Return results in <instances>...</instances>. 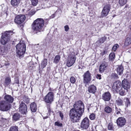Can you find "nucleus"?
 I'll return each mask as SVG.
<instances>
[{"label":"nucleus","instance_id":"f257e3e1","mask_svg":"<svg viewBox=\"0 0 131 131\" xmlns=\"http://www.w3.org/2000/svg\"><path fill=\"white\" fill-rule=\"evenodd\" d=\"M84 111V105L81 101L75 102L73 108L69 112V116L71 121L73 123L78 122L81 119Z\"/></svg>","mask_w":131,"mask_h":131},{"label":"nucleus","instance_id":"f03ea898","mask_svg":"<svg viewBox=\"0 0 131 131\" xmlns=\"http://www.w3.org/2000/svg\"><path fill=\"white\" fill-rule=\"evenodd\" d=\"M4 100H1L0 98V110L3 111L9 110L11 107L10 103H12L14 98L10 95L7 94L4 97Z\"/></svg>","mask_w":131,"mask_h":131},{"label":"nucleus","instance_id":"7ed1b4c3","mask_svg":"<svg viewBox=\"0 0 131 131\" xmlns=\"http://www.w3.org/2000/svg\"><path fill=\"white\" fill-rule=\"evenodd\" d=\"M44 22L42 18H38L35 20L32 25V28L37 32H41L43 31V26Z\"/></svg>","mask_w":131,"mask_h":131},{"label":"nucleus","instance_id":"20e7f679","mask_svg":"<svg viewBox=\"0 0 131 131\" xmlns=\"http://www.w3.org/2000/svg\"><path fill=\"white\" fill-rule=\"evenodd\" d=\"M16 56L19 58L23 57L26 51V47L24 42L20 41L16 46Z\"/></svg>","mask_w":131,"mask_h":131},{"label":"nucleus","instance_id":"39448f33","mask_svg":"<svg viewBox=\"0 0 131 131\" xmlns=\"http://www.w3.org/2000/svg\"><path fill=\"white\" fill-rule=\"evenodd\" d=\"M13 32L11 31H6L3 35L1 40V42L3 45L6 43L9 40L10 36L12 35Z\"/></svg>","mask_w":131,"mask_h":131},{"label":"nucleus","instance_id":"423d86ee","mask_svg":"<svg viewBox=\"0 0 131 131\" xmlns=\"http://www.w3.org/2000/svg\"><path fill=\"white\" fill-rule=\"evenodd\" d=\"M54 94L51 92H49L43 99L44 101L46 103L51 104L53 101Z\"/></svg>","mask_w":131,"mask_h":131},{"label":"nucleus","instance_id":"0eeeda50","mask_svg":"<svg viewBox=\"0 0 131 131\" xmlns=\"http://www.w3.org/2000/svg\"><path fill=\"white\" fill-rule=\"evenodd\" d=\"M76 58L74 54L70 55L68 57L66 65L70 67L72 66L75 62Z\"/></svg>","mask_w":131,"mask_h":131},{"label":"nucleus","instance_id":"6e6552de","mask_svg":"<svg viewBox=\"0 0 131 131\" xmlns=\"http://www.w3.org/2000/svg\"><path fill=\"white\" fill-rule=\"evenodd\" d=\"M89 120L87 117L84 118L80 124V127L83 129H86L90 125Z\"/></svg>","mask_w":131,"mask_h":131},{"label":"nucleus","instance_id":"1a4fd4ad","mask_svg":"<svg viewBox=\"0 0 131 131\" xmlns=\"http://www.w3.org/2000/svg\"><path fill=\"white\" fill-rule=\"evenodd\" d=\"M83 82L87 84L89 83L91 80L92 77L91 73L89 71H87L83 75Z\"/></svg>","mask_w":131,"mask_h":131},{"label":"nucleus","instance_id":"9d476101","mask_svg":"<svg viewBox=\"0 0 131 131\" xmlns=\"http://www.w3.org/2000/svg\"><path fill=\"white\" fill-rule=\"evenodd\" d=\"M122 87L121 82L118 81L114 83L112 88L114 91L118 92L121 89Z\"/></svg>","mask_w":131,"mask_h":131},{"label":"nucleus","instance_id":"9b49d317","mask_svg":"<svg viewBox=\"0 0 131 131\" xmlns=\"http://www.w3.org/2000/svg\"><path fill=\"white\" fill-rule=\"evenodd\" d=\"M19 109V112L23 114H26L27 112L26 105L22 102H21L20 104Z\"/></svg>","mask_w":131,"mask_h":131},{"label":"nucleus","instance_id":"f8f14e48","mask_svg":"<svg viewBox=\"0 0 131 131\" xmlns=\"http://www.w3.org/2000/svg\"><path fill=\"white\" fill-rule=\"evenodd\" d=\"M110 9V5L107 4L104 7L102 12L101 16L102 17L106 16L108 14Z\"/></svg>","mask_w":131,"mask_h":131},{"label":"nucleus","instance_id":"ddd939ff","mask_svg":"<svg viewBox=\"0 0 131 131\" xmlns=\"http://www.w3.org/2000/svg\"><path fill=\"white\" fill-rule=\"evenodd\" d=\"M25 19V17L24 15H19L17 16L15 19V21L18 24L23 23Z\"/></svg>","mask_w":131,"mask_h":131},{"label":"nucleus","instance_id":"4468645a","mask_svg":"<svg viewBox=\"0 0 131 131\" xmlns=\"http://www.w3.org/2000/svg\"><path fill=\"white\" fill-rule=\"evenodd\" d=\"M126 122V119L123 117H119L117 120V123L118 125L120 127H122L124 126Z\"/></svg>","mask_w":131,"mask_h":131},{"label":"nucleus","instance_id":"2eb2a0df","mask_svg":"<svg viewBox=\"0 0 131 131\" xmlns=\"http://www.w3.org/2000/svg\"><path fill=\"white\" fill-rule=\"evenodd\" d=\"M122 83L123 88L124 89L126 90L127 92L128 90L130 88V84L127 79H125L122 81Z\"/></svg>","mask_w":131,"mask_h":131},{"label":"nucleus","instance_id":"dca6fc26","mask_svg":"<svg viewBox=\"0 0 131 131\" xmlns=\"http://www.w3.org/2000/svg\"><path fill=\"white\" fill-rule=\"evenodd\" d=\"M102 97L104 101H109L111 98V95L109 92H105L103 94Z\"/></svg>","mask_w":131,"mask_h":131},{"label":"nucleus","instance_id":"f3484780","mask_svg":"<svg viewBox=\"0 0 131 131\" xmlns=\"http://www.w3.org/2000/svg\"><path fill=\"white\" fill-rule=\"evenodd\" d=\"M8 52V49L7 47L4 46L0 47V54L3 55L4 57H5V56Z\"/></svg>","mask_w":131,"mask_h":131},{"label":"nucleus","instance_id":"a211bd4d","mask_svg":"<svg viewBox=\"0 0 131 131\" xmlns=\"http://www.w3.org/2000/svg\"><path fill=\"white\" fill-rule=\"evenodd\" d=\"M21 0H11V5L14 7H18L20 3Z\"/></svg>","mask_w":131,"mask_h":131},{"label":"nucleus","instance_id":"6ab92c4d","mask_svg":"<svg viewBox=\"0 0 131 131\" xmlns=\"http://www.w3.org/2000/svg\"><path fill=\"white\" fill-rule=\"evenodd\" d=\"M96 87L94 85L90 86L88 89V91L90 93H94L96 91Z\"/></svg>","mask_w":131,"mask_h":131},{"label":"nucleus","instance_id":"aec40b11","mask_svg":"<svg viewBox=\"0 0 131 131\" xmlns=\"http://www.w3.org/2000/svg\"><path fill=\"white\" fill-rule=\"evenodd\" d=\"M107 38L104 36L100 38L96 43V45L97 46H100L101 44L103 43L106 40Z\"/></svg>","mask_w":131,"mask_h":131},{"label":"nucleus","instance_id":"412c9836","mask_svg":"<svg viewBox=\"0 0 131 131\" xmlns=\"http://www.w3.org/2000/svg\"><path fill=\"white\" fill-rule=\"evenodd\" d=\"M124 70L123 67L122 66H118L117 69V73L119 75H121L123 73Z\"/></svg>","mask_w":131,"mask_h":131},{"label":"nucleus","instance_id":"4be33fe9","mask_svg":"<svg viewBox=\"0 0 131 131\" xmlns=\"http://www.w3.org/2000/svg\"><path fill=\"white\" fill-rule=\"evenodd\" d=\"M107 67V64L105 63H103L100 65V67L99 70L100 72H102L105 70Z\"/></svg>","mask_w":131,"mask_h":131},{"label":"nucleus","instance_id":"5701e85b","mask_svg":"<svg viewBox=\"0 0 131 131\" xmlns=\"http://www.w3.org/2000/svg\"><path fill=\"white\" fill-rule=\"evenodd\" d=\"M20 117V115L18 113L14 114L13 116V120L16 121L18 120Z\"/></svg>","mask_w":131,"mask_h":131},{"label":"nucleus","instance_id":"b1692460","mask_svg":"<svg viewBox=\"0 0 131 131\" xmlns=\"http://www.w3.org/2000/svg\"><path fill=\"white\" fill-rule=\"evenodd\" d=\"M11 80L10 77H7L5 79L4 85L5 87L9 85L11 83Z\"/></svg>","mask_w":131,"mask_h":131},{"label":"nucleus","instance_id":"393cba45","mask_svg":"<svg viewBox=\"0 0 131 131\" xmlns=\"http://www.w3.org/2000/svg\"><path fill=\"white\" fill-rule=\"evenodd\" d=\"M30 107L31 111L32 112H35L36 111V105L35 103H32L30 104Z\"/></svg>","mask_w":131,"mask_h":131},{"label":"nucleus","instance_id":"a878e982","mask_svg":"<svg viewBox=\"0 0 131 131\" xmlns=\"http://www.w3.org/2000/svg\"><path fill=\"white\" fill-rule=\"evenodd\" d=\"M116 104L118 106H122L124 105L123 100L121 99L117 100L116 101Z\"/></svg>","mask_w":131,"mask_h":131},{"label":"nucleus","instance_id":"bb28decb","mask_svg":"<svg viewBox=\"0 0 131 131\" xmlns=\"http://www.w3.org/2000/svg\"><path fill=\"white\" fill-rule=\"evenodd\" d=\"M47 60L46 59H44L42 61L41 65V68H43L45 67L47 64Z\"/></svg>","mask_w":131,"mask_h":131},{"label":"nucleus","instance_id":"cd10ccee","mask_svg":"<svg viewBox=\"0 0 131 131\" xmlns=\"http://www.w3.org/2000/svg\"><path fill=\"white\" fill-rule=\"evenodd\" d=\"M131 43V39L129 37L127 38L125 40L124 43L125 46H127L130 45Z\"/></svg>","mask_w":131,"mask_h":131},{"label":"nucleus","instance_id":"c85d7f7f","mask_svg":"<svg viewBox=\"0 0 131 131\" xmlns=\"http://www.w3.org/2000/svg\"><path fill=\"white\" fill-rule=\"evenodd\" d=\"M104 111L106 113H109L112 111V108L109 106H106L104 108Z\"/></svg>","mask_w":131,"mask_h":131},{"label":"nucleus","instance_id":"c756f323","mask_svg":"<svg viewBox=\"0 0 131 131\" xmlns=\"http://www.w3.org/2000/svg\"><path fill=\"white\" fill-rule=\"evenodd\" d=\"M125 105L127 107L130 105V102L129 99L127 98H125L124 99Z\"/></svg>","mask_w":131,"mask_h":131},{"label":"nucleus","instance_id":"7c9ffc66","mask_svg":"<svg viewBox=\"0 0 131 131\" xmlns=\"http://www.w3.org/2000/svg\"><path fill=\"white\" fill-rule=\"evenodd\" d=\"M60 59V57L59 55H56L54 60L53 62L56 63L58 62Z\"/></svg>","mask_w":131,"mask_h":131},{"label":"nucleus","instance_id":"2f4dec72","mask_svg":"<svg viewBox=\"0 0 131 131\" xmlns=\"http://www.w3.org/2000/svg\"><path fill=\"white\" fill-rule=\"evenodd\" d=\"M9 131H18V127L16 126H12L10 128Z\"/></svg>","mask_w":131,"mask_h":131},{"label":"nucleus","instance_id":"473e14b6","mask_svg":"<svg viewBox=\"0 0 131 131\" xmlns=\"http://www.w3.org/2000/svg\"><path fill=\"white\" fill-rule=\"evenodd\" d=\"M115 57V53H111L109 56V58L110 60L113 61Z\"/></svg>","mask_w":131,"mask_h":131},{"label":"nucleus","instance_id":"72a5a7b5","mask_svg":"<svg viewBox=\"0 0 131 131\" xmlns=\"http://www.w3.org/2000/svg\"><path fill=\"white\" fill-rule=\"evenodd\" d=\"M114 127L112 123H109L108 124V129L110 130H112L113 129Z\"/></svg>","mask_w":131,"mask_h":131},{"label":"nucleus","instance_id":"f704fd0d","mask_svg":"<svg viewBox=\"0 0 131 131\" xmlns=\"http://www.w3.org/2000/svg\"><path fill=\"white\" fill-rule=\"evenodd\" d=\"M127 0H119V3L121 6H123L126 3Z\"/></svg>","mask_w":131,"mask_h":131},{"label":"nucleus","instance_id":"c9c22d12","mask_svg":"<svg viewBox=\"0 0 131 131\" xmlns=\"http://www.w3.org/2000/svg\"><path fill=\"white\" fill-rule=\"evenodd\" d=\"M115 113L117 115H119L121 114L120 111H121V109L119 108H118L117 107H116L115 108Z\"/></svg>","mask_w":131,"mask_h":131},{"label":"nucleus","instance_id":"e433bc0d","mask_svg":"<svg viewBox=\"0 0 131 131\" xmlns=\"http://www.w3.org/2000/svg\"><path fill=\"white\" fill-rule=\"evenodd\" d=\"M32 5L34 6H36L37 5L38 2V0H31Z\"/></svg>","mask_w":131,"mask_h":131},{"label":"nucleus","instance_id":"4c0bfd02","mask_svg":"<svg viewBox=\"0 0 131 131\" xmlns=\"http://www.w3.org/2000/svg\"><path fill=\"white\" fill-rule=\"evenodd\" d=\"M70 80L71 83L74 84L75 82L76 79L73 77H72L70 78Z\"/></svg>","mask_w":131,"mask_h":131},{"label":"nucleus","instance_id":"58836bf2","mask_svg":"<svg viewBox=\"0 0 131 131\" xmlns=\"http://www.w3.org/2000/svg\"><path fill=\"white\" fill-rule=\"evenodd\" d=\"M118 47L119 46L117 44H115L113 46L112 48V50L114 51H115Z\"/></svg>","mask_w":131,"mask_h":131},{"label":"nucleus","instance_id":"ea45409f","mask_svg":"<svg viewBox=\"0 0 131 131\" xmlns=\"http://www.w3.org/2000/svg\"><path fill=\"white\" fill-rule=\"evenodd\" d=\"M95 115L93 113H92L90 114V118L91 120H93L95 119Z\"/></svg>","mask_w":131,"mask_h":131},{"label":"nucleus","instance_id":"a19ab883","mask_svg":"<svg viewBox=\"0 0 131 131\" xmlns=\"http://www.w3.org/2000/svg\"><path fill=\"white\" fill-rule=\"evenodd\" d=\"M55 125L61 127L62 126V124L60 122L57 121L55 122Z\"/></svg>","mask_w":131,"mask_h":131},{"label":"nucleus","instance_id":"79ce46f5","mask_svg":"<svg viewBox=\"0 0 131 131\" xmlns=\"http://www.w3.org/2000/svg\"><path fill=\"white\" fill-rule=\"evenodd\" d=\"M24 101L26 103H28L29 102V99L26 97H24Z\"/></svg>","mask_w":131,"mask_h":131},{"label":"nucleus","instance_id":"37998d69","mask_svg":"<svg viewBox=\"0 0 131 131\" xmlns=\"http://www.w3.org/2000/svg\"><path fill=\"white\" fill-rule=\"evenodd\" d=\"M122 96H123L126 94L125 91L124 90H122L119 93Z\"/></svg>","mask_w":131,"mask_h":131},{"label":"nucleus","instance_id":"c03bdc74","mask_svg":"<svg viewBox=\"0 0 131 131\" xmlns=\"http://www.w3.org/2000/svg\"><path fill=\"white\" fill-rule=\"evenodd\" d=\"M112 76L115 79H117L118 78V75L116 73H113L112 75Z\"/></svg>","mask_w":131,"mask_h":131},{"label":"nucleus","instance_id":"a18cd8bd","mask_svg":"<svg viewBox=\"0 0 131 131\" xmlns=\"http://www.w3.org/2000/svg\"><path fill=\"white\" fill-rule=\"evenodd\" d=\"M107 51L105 49H104L103 51L101 53V54L103 56V55L107 53Z\"/></svg>","mask_w":131,"mask_h":131},{"label":"nucleus","instance_id":"49530a36","mask_svg":"<svg viewBox=\"0 0 131 131\" xmlns=\"http://www.w3.org/2000/svg\"><path fill=\"white\" fill-rule=\"evenodd\" d=\"M59 114L60 116L61 117V119L62 120L64 117L63 114L61 111L59 112Z\"/></svg>","mask_w":131,"mask_h":131},{"label":"nucleus","instance_id":"de8ad7c7","mask_svg":"<svg viewBox=\"0 0 131 131\" xmlns=\"http://www.w3.org/2000/svg\"><path fill=\"white\" fill-rule=\"evenodd\" d=\"M65 31H67L69 29V27L68 25H66L64 26Z\"/></svg>","mask_w":131,"mask_h":131},{"label":"nucleus","instance_id":"09e8293b","mask_svg":"<svg viewBox=\"0 0 131 131\" xmlns=\"http://www.w3.org/2000/svg\"><path fill=\"white\" fill-rule=\"evenodd\" d=\"M96 78L99 79H101V75H100L97 74L96 76Z\"/></svg>","mask_w":131,"mask_h":131},{"label":"nucleus","instance_id":"8fccbe9b","mask_svg":"<svg viewBox=\"0 0 131 131\" xmlns=\"http://www.w3.org/2000/svg\"><path fill=\"white\" fill-rule=\"evenodd\" d=\"M31 15H33L35 14V12L32 10H31L30 13Z\"/></svg>","mask_w":131,"mask_h":131},{"label":"nucleus","instance_id":"3c124183","mask_svg":"<svg viewBox=\"0 0 131 131\" xmlns=\"http://www.w3.org/2000/svg\"><path fill=\"white\" fill-rule=\"evenodd\" d=\"M55 16V14H54L52 15L51 16H50V17L51 18H54Z\"/></svg>","mask_w":131,"mask_h":131},{"label":"nucleus","instance_id":"603ef678","mask_svg":"<svg viewBox=\"0 0 131 131\" xmlns=\"http://www.w3.org/2000/svg\"><path fill=\"white\" fill-rule=\"evenodd\" d=\"M5 66H9V64L8 63H6L5 64Z\"/></svg>","mask_w":131,"mask_h":131},{"label":"nucleus","instance_id":"864d4df0","mask_svg":"<svg viewBox=\"0 0 131 131\" xmlns=\"http://www.w3.org/2000/svg\"><path fill=\"white\" fill-rule=\"evenodd\" d=\"M17 80L15 81V83L17 84H18L19 83V81L17 79Z\"/></svg>","mask_w":131,"mask_h":131},{"label":"nucleus","instance_id":"5fc2aeb1","mask_svg":"<svg viewBox=\"0 0 131 131\" xmlns=\"http://www.w3.org/2000/svg\"><path fill=\"white\" fill-rule=\"evenodd\" d=\"M47 118H48L47 116H46V117H44L43 119H46Z\"/></svg>","mask_w":131,"mask_h":131},{"label":"nucleus","instance_id":"6e6d98bb","mask_svg":"<svg viewBox=\"0 0 131 131\" xmlns=\"http://www.w3.org/2000/svg\"><path fill=\"white\" fill-rule=\"evenodd\" d=\"M51 5H50V6H47V8H49V7H51Z\"/></svg>","mask_w":131,"mask_h":131},{"label":"nucleus","instance_id":"4d7b16f0","mask_svg":"<svg viewBox=\"0 0 131 131\" xmlns=\"http://www.w3.org/2000/svg\"><path fill=\"white\" fill-rule=\"evenodd\" d=\"M88 110H89V108H88Z\"/></svg>","mask_w":131,"mask_h":131},{"label":"nucleus","instance_id":"13d9d810","mask_svg":"<svg viewBox=\"0 0 131 131\" xmlns=\"http://www.w3.org/2000/svg\"><path fill=\"white\" fill-rule=\"evenodd\" d=\"M39 68H40V66H39Z\"/></svg>","mask_w":131,"mask_h":131}]
</instances>
